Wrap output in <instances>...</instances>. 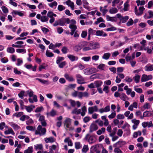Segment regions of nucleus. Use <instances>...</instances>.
<instances>
[{
	"label": "nucleus",
	"instance_id": "obj_6",
	"mask_svg": "<svg viewBox=\"0 0 153 153\" xmlns=\"http://www.w3.org/2000/svg\"><path fill=\"white\" fill-rule=\"evenodd\" d=\"M98 129L97 125L95 123H92L91 124L89 127V132L92 133L96 131Z\"/></svg>",
	"mask_w": 153,
	"mask_h": 153
},
{
	"label": "nucleus",
	"instance_id": "obj_21",
	"mask_svg": "<svg viewBox=\"0 0 153 153\" xmlns=\"http://www.w3.org/2000/svg\"><path fill=\"white\" fill-rule=\"evenodd\" d=\"M9 124L14 130H17L20 128V127L17 124H15L13 122L10 123Z\"/></svg>",
	"mask_w": 153,
	"mask_h": 153
},
{
	"label": "nucleus",
	"instance_id": "obj_59",
	"mask_svg": "<svg viewBox=\"0 0 153 153\" xmlns=\"http://www.w3.org/2000/svg\"><path fill=\"white\" fill-rule=\"evenodd\" d=\"M13 71L14 73L16 74L20 75L22 73L20 71L18 70L16 68H14Z\"/></svg>",
	"mask_w": 153,
	"mask_h": 153
},
{
	"label": "nucleus",
	"instance_id": "obj_3",
	"mask_svg": "<svg viewBox=\"0 0 153 153\" xmlns=\"http://www.w3.org/2000/svg\"><path fill=\"white\" fill-rule=\"evenodd\" d=\"M102 148V145L99 144L93 146L91 147V149H92L96 153H100L101 149Z\"/></svg>",
	"mask_w": 153,
	"mask_h": 153
},
{
	"label": "nucleus",
	"instance_id": "obj_46",
	"mask_svg": "<svg viewBox=\"0 0 153 153\" xmlns=\"http://www.w3.org/2000/svg\"><path fill=\"white\" fill-rule=\"evenodd\" d=\"M75 148L77 149H79L82 146L80 143L79 142H76L75 143Z\"/></svg>",
	"mask_w": 153,
	"mask_h": 153
},
{
	"label": "nucleus",
	"instance_id": "obj_60",
	"mask_svg": "<svg viewBox=\"0 0 153 153\" xmlns=\"http://www.w3.org/2000/svg\"><path fill=\"white\" fill-rule=\"evenodd\" d=\"M59 23L60 25L61 26H63L65 25V21H64V19H61L58 20Z\"/></svg>",
	"mask_w": 153,
	"mask_h": 153
},
{
	"label": "nucleus",
	"instance_id": "obj_26",
	"mask_svg": "<svg viewBox=\"0 0 153 153\" xmlns=\"http://www.w3.org/2000/svg\"><path fill=\"white\" fill-rule=\"evenodd\" d=\"M82 112H80V114L82 116H84L85 114V113L87 111L86 107L85 106L82 107L81 108Z\"/></svg>",
	"mask_w": 153,
	"mask_h": 153
},
{
	"label": "nucleus",
	"instance_id": "obj_63",
	"mask_svg": "<svg viewBox=\"0 0 153 153\" xmlns=\"http://www.w3.org/2000/svg\"><path fill=\"white\" fill-rule=\"evenodd\" d=\"M64 59V58L62 57H59L57 58L56 60V63L57 64H59L60 62L63 61Z\"/></svg>",
	"mask_w": 153,
	"mask_h": 153
},
{
	"label": "nucleus",
	"instance_id": "obj_31",
	"mask_svg": "<svg viewBox=\"0 0 153 153\" xmlns=\"http://www.w3.org/2000/svg\"><path fill=\"white\" fill-rule=\"evenodd\" d=\"M149 80V79L147 77V75L145 74H143L141 77V81L145 82Z\"/></svg>",
	"mask_w": 153,
	"mask_h": 153
},
{
	"label": "nucleus",
	"instance_id": "obj_5",
	"mask_svg": "<svg viewBox=\"0 0 153 153\" xmlns=\"http://www.w3.org/2000/svg\"><path fill=\"white\" fill-rule=\"evenodd\" d=\"M69 101L71 105L73 107H74L76 105L77 107H80L81 105V104L79 101L76 102L74 100H70Z\"/></svg>",
	"mask_w": 153,
	"mask_h": 153
},
{
	"label": "nucleus",
	"instance_id": "obj_14",
	"mask_svg": "<svg viewBox=\"0 0 153 153\" xmlns=\"http://www.w3.org/2000/svg\"><path fill=\"white\" fill-rule=\"evenodd\" d=\"M65 3L67 5L71 7L72 10L74 9V3L71 1V0H68Z\"/></svg>",
	"mask_w": 153,
	"mask_h": 153
},
{
	"label": "nucleus",
	"instance_id": "obj_56",
	"mask_svg": "<svg viewBox=\"0 0 153 153\" xmlns=\"http://www.w3.org/2000/svg\"><path fill=\"white\" fill-rule=\"evenodd\" d=\"M65 7L62 5H59L58 7V10L60 11H62L65 9Z\"/></svg>",
	"mask_w": 153,
	"mask_h": 153
},
{
	"label": "nucleus",
	"instance_id": "obj_41",
	"mask_svg": "<svg viewBox=\"0 0 153 153\" xmlns=\"http://www.w3.org/2000/svg\"><path fill=\"white\" fill-rule=\"evenodd\" d=\"M102 83V82L101 81H96L94 83L95 86L97 87H99L101 86Z\"/></svg>",
	"mask_w": 153,
	"mask_h": 153
},
{
	"label": "nucleus",
	"instance_id": "obj_25",
	"mask_svg": "<svg viewBox=\"0 0 153 153\" xmlns=\"http://www.w3.org/2000/svg\"><path fill=\"white\" fill-rule=\"evenodd\" d=\"M45 140L46 143H47L49 142L53 143L55 141V140L54 138L52 137H50L48 138L46 137L45 138Z\"/></svg>",
	"mask_w": 153,
	"mask_h": 153
},
{
	"label": "nucleus",
	"instance_id": "obj_49",
	"mask_svg": "<svg viewBox=\"0 0 153 153\" xmlns=\"http://www.w3.org/2000/svg\"><path fill=\"white\" fill-rule=\"evenodd\" d=\"M88 150V146L86 145H84L82 149V151L83 152L86 153Z\"/></svg>",
	"mask_w": 153,
	"mask_h": 153
},
{
	"label": "nucleus",
	"instance_id": "obj_29",
	"mask_svg": "<svg viewBox=\"0 0 153 153\" xmlns=\"http://www.w3.org/2000/svg\"><path fill=\"white\" fill-rule=\"evenodd\" d=\"M80 112H81V109H78L77 108H76L73 110V111L71 112V113L72 114H80Z\"/></svg>",
	"mask_w": 153,
	"mask_h": 153
},
{
	"label": "nucleus",
	"instance_id": "obj_2",
	"mask_svg": "<svg viewBox=\"0 0 153 153\" xmlns=\"http://www.w3.org/2000/svg\"><path fill=\"white\" fill-rule=\"evenodd\" d=\"M46 129L45 128H42L41 125H39L37 127V130H36L35 134H39L40 136L45 135L46 132Z\"/></svg>",
	"mask_w": 153,
	"mask_h": 153
},
{
	"label": "nucleus",
	"instance_id": "obj_33",
	"mask_svg": "<svg viewBox=\"0 0 153 153\" xmlns=\"http://www.w3.org/2000/svg\"><path fill=\"white\" fill-rule=\"evenodd\" d=\"M33 152V148L32 146L29 147L27 149L24 151V153H32Z\"/></svg>",
	"mask_w": 153,
	"mask_h": 153
},
{
	"label": "nucleus",
	"instance_id": "obj_13",
	"mask_svg": "<svg viewBox=\"0 0 153 153\" xmlns=\"http://www.w3.org/2000/svg\"><path fill=\"white\" fill-rule=\"evenodd\" d=\"M110 110V107L109 105H107L104 108H102L99 110V111L101 113L104 112L109 111Z\"/></svg>",
	"mask_w": 153,
	"mask_h": 153
},
{
	"label": "nucleus",
	"instance_id": "obj_44",
	"mask_svg": "<svg viewBox=\"0 0 153 153\" xmlns=\"http://www.w3.org/2000/svg\"><path fill=\"white\" fill-rule=\"evenodd\" d=\"M100 10L102 12L103 16H105L106 13L108 12V10L106 9H102V7H100Z\"/></svg>",
	"mask_w": 153,
	"mask_h": 153
},
{
	"label": "nucleus",
	"instance_id": "obj_32",
	"mask_svg": "<svg viewBox=\"0 0 153 153\" xmlns=\"http://www.w3.org/2000/svg\"><path fill=\"white\" fill-rule=\"evenodd\" d=\"M29 102L30 103H33L34 102H36L37 101V97L36 95H34L33 96V99L31 98H30L28 99Z\"/></svg>",
	"mask_w": 153,
	"mask_h": 153
},
{
	"label": "nucleus",
	"instance_id": "obj_16",
	"mask_svg": "<svg viewBox=\"0 0 153 153\" xmlns=\"http://www.w3.org/2000/svg\"><path fill=\"white\" fill-rule=\"evenodd\" d=\"M68 58L71 61L73 62L77 61L78 59V57L77 56H75L72 55H69L67 56Z\"/></svg>",
	"mask_w": 153,
	"mask_h": 153
},
{
	"label": "nucleus",
	"instance_id": "obj_15",
	"mask_svg": "<svg viewBox=\"0 0 153 153\" xmlns=\"http://www.w3.org/2000/svg\"><path fill=\"white\" fill-rule=\"evenodd\" d=\"M95 69H96L95 68H88L85 69L83 71L85 74L88 75L92 73V71Z\"/></svg>",
	"mask_w": 153,
	"mask_h": 153
},
{
	"label": "nucleus",
	"instance_id": "obj_52",
	"mask_svg": "<svg viewBox=\"0 0 153 153\" xmlns=\"http://www.w3.org/2000/svg\"><path fill=\"white\" fill-rule=\"evenodd\" d=\"M95 31H96L95 30H93L91 28H90L88 30V34L91 35H93L94 34Z\"/></svg>",
	"mask_w": 153,
	"mask_h": 153
},
{
	"label": "nucleus",
	"instance_id": "obj_19",
	"mask_svg": "<svg viewBox=\"0 0 153 153\" xmlns=\"http://www.w3.org/2000/svg\"><path fill=\"white\" fill-rule=\"evenodd\" d=\"M151 107V106L149 103H146L142 107H141V110L142 111H143L146 109L149 108Z\"/></svg>",
	"mask_w": 153,
	"mask_h": 153
},
{
	"label": "nucleus",
	"instance_id": "obj_40",
	"mask_svg": "<svg viewBox=\"0 0 153 153\" xmlns=\"http://www.w3.org/2000/svg\"><path fill=\"white\" fill-rule=\"evenodd\" d=\"M34 147L36 150H41L43 148L42 145L41 144L36 145Z\"/></svg>",
	"mask_w": 153,
	"mask_h": 153
},
{
	"label": "nucleus",
	"instance_id": "obj_23",
	"mask_svg": "<svg viewBox=\"0 0 153 153\" xmlns=\"http://www.w3.org/2000/svg\"><path fill=\"white\" fill-rule=\"evenodd\" d=\"M4 133L6 134H11L13 135H14L15 134L14 132L11 128H9L7 130H6L4 131Z\"/></svg>",
	"mask_w": 153,
	"mask_h": 153
},
{
	"label": "nucleus",
	"instance_id": "obj_36",
	"mask_svg": "<svg viewBox=\"0 0 153 153\" xmlns=\"http://www.w3.org/2000/svg\"><path fill=\"white\" fill-rule=\"evenodd\" d=\"M46 55L48 57H52L54 56V54L52 52H50L48 50H47L46 52Z\"/></svg>",
	"mask_w": 153,
	"mask_h": 153
},
{
	"label": "nucleus",
	"instance_id": "obj_7",
	"mask_svg": "<svg viewBox=\"0 0 153 153\" xmlns=\"http://www.w3.org/2000/svg\"><path fill=\"white\" fill-rule=\"evenodd\" d=\"M64 124L65 126H66V128H69L70 126L71 125V119L68 117L65 118Z\"/></svg>",
	"mask_w": 153,
	"mask_h": 153
},
{
	"label": "nucleus",
	"instance_id": "obj_28",
	"mask_svg": "<svg viewBox=\"0 0 153 153\" xmlns=\"http://www.w3.org/2000/svg\"><path fill=\"white\" fill-rule=\"evenodd\" d=\"M140 75L136 74L135 76L133 77V79L134 80L135 82L136 83H138L140 81Z\"/></svg>",
	"mask_w": 153,
	"mask_h": 153
},
{
	"label": "nucleus",
	"instance_id": "obj_37",
	"mask_svg": "<svg viewBox=\"0 0 153 153\" xmlns=\"http://www.w3.org/2000/svg\"><path fill=\"white\" fill-rule=\"evenodd\" d=\"M117 127H115L113 129L112 132L110 134L109 136H113L114 135H115L117 132Z\"/></svg>",
	"mask_w": 153,
	"mask_h": 153
},
{
	"label": "nucleus",
	"instance_id": "obj_57",
	"mask_svg": "<svg viewBox=\"0 0 153 153\" xmlns=\"http://www.w3.org/2000/svg\"><path fill=\"white\" fill-rule=\"evenodd\" d=\"M117 118L118 119H123L125 118V117L123 114H119L117 116Z\"/></svg>",
	"mask_w": 153,
	"mask_h": 153
},
{
	"label": "nucleus",
	"instance_id": "obj_64",
	"mask_svg": "<svg viewBox=\"0 0 153 153\" xmlns=\"http://www.w3.org/2000/svg\"><path fill=\"white\" fill-rule=\"evenodd\" d=\"M143 114L145 117H150L152 115V114L151 113H149V111H147L144 112Z\"/></svg>",
	"mask_w": 153,
	"mask_h": 153
},
{
	"label": "nucleus",
	"instance_id": "obj_62",
	"mask_svg": "<svg viewBox=\"0 0 153 153\" xmlns=\"http://www.w3.org/2000/svg\"><path fill=\"white\" fill-rule=\"evenodd\" d=\"M105 67V65L103 64H100L97 67V68L102 70H104Z\"/></svg>",
	"mask_w": 153,
	"mask_h": 153
},
{
	"label": "nucleus",
	"instance_id": "obj_30",
	"mask_svg": "<svg viewBox=\"0 0 153 153\" xmlns=\"http://www.w3.org/2000/svg\"><path fill=\"white\" fill-rule=\"evenodd\" d=\"M118 11L117 9L115 7H111L109 10V12L111 14H115Z\"/></svg>",
	"mask_w": 153,
	"mask_h": 153
},
{
	"label": "nucleus",
	"instance_id": "obj_12",
	"mask_svg": "<svg viewBox=\"0 0 153 153\" xmlns=\"http://www.w3.org/2000/svg\"><path fill=\"white\" fill-rule=\"evenodd\" d=\"M25 107L27 111L30 113L35 108V106L31 105L30 106H25Z\"/></svg>",
	"mask_w": 153,
	"mask_h": 153
},
{
	"label": "nucleus",
	"instance_id": "obj_42",
	"mask_svg": "<svg viewBox=\"0 0 153 153\" xmlns=\"http://www.w3.org/2000/svg\"><path fill=\"white\" fill-rule=\"evenodd\" d=\"M129 19V17L127 16H126L124 17H123L120 19V21L122 23H124L126 22L127 20Z\"/></svg>",
	"mask_w": 153,
	"mask_h": 153
},
{
	"label": "nucleus",
	"instance_id": "obj_22",
	"mask_svg": "<svg viewBox=\"0 0 153 153\" xmlns=\"http://www.w3.org/2000/svg\"><path fill=\"white\" fill-rule=\"evenodd\" d=\"M64 77L68 80L70 82L73 81L74 80V79L72 76H70L69 74H65Z\"/></svg>",
	"mask_w": 153,
	"mask_h": 153
},
{
	"label": "nucleus",
	"instance_id": "obj_1",
	"mask_svg": "<svg viewBox=\"0 0 153 153\" xmlns=\"http://www.w3.org/2000/svg\"><path fill=\"white\" fill-rule=\"evenodd\" d=\"M82 45L83 46L82 48V51H83L92 50L91 43L84 41L82 42Z\"/></svg>",
	"mask_w": 153,
	"mask_h": 153
},
{
	"label": "nucleus",
	"instance_id": "obj_17",
	"mask_svg": "<svg viewBox=\"0 0 153 153\" xmlns=\"http://www.w3.org/2000/svg\"><path fill=\"white\" fill-rule=\"evenodd\" d=\"M83 46L82 45V42L80 43L78 45H76L74 48V49L77 52L79 50H81Z\"/></svg>",
	"mask_w": 153,
	"mask_h": 153
},
{
	"label": "nucleus",
	"instance_id": "obj_51",
	"mask_svg": "<svg viewBox=\"0 0 153 153\" xmlns=\"http://www.w3.org/2000/svg\"><path fill=\"white\" fill-rule=\"evenodd\" d=\"M68 50V49L65 46L63 47L61 49L62 52L64 54L66 53H67Z\"/></svg>",
	"mask_w": 153,
	"mask_h": 153
},
{
	"label": "nucleus",
	"instance_id": "obj_54",
	"mask_svg": "<svg viewBox=\"0 0 153 153\" xmlns=\"http://www.w3.org/2000/svg\"><path fill=\"white\" fill-rule=\"evenodd\" d=\"M128 3V1H127L124 4L123 9L125 11H126L128 10V8L129 6Z\"/></svg>",
	"mask_w": 153,
	"mask_h": 153
},
{
	"label": "nucleus",
	"instance_id": "obj_27",
	"mask_svg": "<svg viewBox=\"0 0 153 153\" xmlns=\"http://www.w3.org/2000/svg\"><path fill=\"white\" fill-rule=\"evenodd\" d=\"M111 54L109 53H107L104 54L102 58L103 59L105 60L108 59L110 56Z\"/></svg>",
	"mask_w": 153,
	"mask_h": 153
},
{
	"label": "nucleus",
	"instance_id": "obj_48",
	"mask_svg": "<svg viewBox=\"0 0 153 153\" xmlns=\"http://www.w3.org/2000/svg\"><path fill=\"white\" fill-rule=\"evenodd\" d=\"M7 51L9 53H12L15 52V49L12 47H9L7 48Z\"/></svg>",
	"mask_w": 153,
	"mask_h": 153
},
{
	"label": "nucleus",
	"instance_id": "obj_50",
	"mask_svg": "<svg viewBox=\"0 0 153 153\" xmlns=\"http://www.w3.org/2000/svg\"><path fill=\"white\" fill-rule=\"evenodd\" d=\"M1 9L3 12L4 13H7L8 12V10L5 6H3L1 7Z\"/></svg>",
	"mask_w": 153,
	"mask_h": 153
},
{
	"label": "nucleus",
	"instance_id": "obj_43",
	"mask_svg": "<svg viewBox=\"0 0 153 153\" xmlns=\"http://www.w3.org/2000/svg\"><path fill=\"white\" fill-rule=\"evenodd\" d=\"M141 134V132L140 131H138L137 132H135L134 133L133 137L134 138H136L137 137L138 135L140 136Z\"/></svg>",
	"mask_w": 153,
	"mask_h": 153
},
{
	"label": "nucleus",
	"instance_id": "obj_10",
	"mask_svg": "<svg viewBox=\"0 0 153 153\" xmlns=\"http://www.w3.org/2000/svg\"><path fill=\"white\" fill-rule=\"evenodd\" d=\"M142 126L145 128L146 127L148 128L153 127V124L151 121L149 122H143L142 124Z\"/></svg>",
	"mask_w": 153,
	"mask_h": 153
},
{
	"label": "nucleus",
	"instance_id": "obj_8",
	"mask_svg": "<svg viewBox=\"0 0 153 153\" xmlns=\"http://www.w3.org/2000/svg\"><path fill=\"white\" fill-rule=\"evenodd\" d=\"M77 81V82L79 84L85 83V82H82L84 81V78L79 74H77L76 75Z\"/></svg>",
	"mask_w": 153,
	"mask_h": 153
},
{
	"label": "nucleus",
	"instance_id": "obj_55",
	"mask_svg": "<svg viewBox=\"0 0 153 153\" xmlns=\"http://www.w3.org/2000/svg\"><path fill=\"white\" fill-rule=\"evenodd\" d=\"M66 64L65 61H63L61 63H59V67L60 68H62L64 66H65Z\"/></svg>",
	"mask_w": 153,
	"mask_h": 153
},
{
	"label": "nucleus",
	"instance_id": "obj_38",
	"mask_svg": "<svg viewBox=\"0 0 153 153\" xmlns=\"http://www.w3.org/2000/svg\"><path fill=\"white\" fill-rule=\"evenodd\" d=\"M119 97L121 100H122L124 101H125L126 100V96L124 93H121L120 94Z\"/></svg>",
	"mask_w": 153,
	"mask_h": 153
},
{
	"label": "nucleus",
	"instance_id": "obj_24",
	"mask_svg": "<svg viewBox=\"0 0 153 153\" xmlns=\"http://www.w3.org/2000/svg\"><path fill=\"white\" fill-rule=\"evenodd\" d=\"M145 8L143 7H140L139 9V12H137L136 13V15L137 16H140L143 13V11L145 10Z\"/></svg>",
	"mask_w": 153,
	"mask_h": 153
},
{
	"label": "nucleus",
	"instance_id": "obj_45",
	"mask_svg": "<svg viewBox=\"0 0 153 153\" xmlns=\"http://www.w3.org/2000/svg\"><path fill=\"white\" fill-rule=\"evenodd\" d=\"M47 114L48 115H50L51 116L53 117L56 114V111L53 109H52L49 113H47Z\"/></svg>",
	"mask_w": 153,
	"mask_h": 153
},
{
	"label": "nucleus",
	"instance_id": "obj_39",
	"mask_svg": "<svg viewBox=\"0 0 153 153\" xmlns=\"http://www.w3.org/2000/svg\"><path fill=\"white\" fill-rule=\"evenodd\" d=\"M69 27L71 29V30L75 31L77 29V27L76 25L74 24H70Z\"/></svg>",
	"mask_w": 153,
	"mask_h": 153
},
{
	"label": "nucleus",
	"instance_id": "obj_34",
	"mask_svg": "<svg viewBox=\"0 0 153 153\" xmlns=\"http://www.w3.org/2000/svg\"><path fill=\"white\" fill-rule=\"evenodd\" d=\"M153 70V65L150 66H146L145 67V70L146 71H151Z\"/></svg>",
	"mask_w": 153,
	"mask_h": 153
},
{
	"label": "nucleus",
	"instance_id": "obj_35",
	"mask_svg": "<svg viewBox=\"0 0 153 153\" xmlns=\"http://www.w3.org/2000/svg\"><path fill=\"white\" fill-rule=\"evenodd\" d=\"M48 19V17L46 16H42L41 21L42 22H47Z\"/></svg>",
	"mask_w": 153,
	"mask_h": 153
},
{
	"label": "nucleus",
	"instance_id": "obj_11",
	"mask_svg": "<svg viewBox=\"0 0 153 153\" xmlns=\"http://www.w3.org/2000/svg\"><path fill=\"white\" fill-rule=\"evenodd\" d=\"M95 35L98 36H102L105 37L107 36V35L106 33H104L103 30H98L96 31Z\"/></svg>",
	"mask_w": 153,
	"mask_h": 153
},
{
	"label": "nucleus",
	"instance_id": "obj_20",
	"mask_svg": "<svg viewBox=\"0 0 153 153\" xmlns=\"http://www.w3.org/2000/svg\"><path fill=\"white\" fill-rule=\"evenodd\" d=\"M91 44L92 50L98 48L100 47L99 44L97 42H92Z\"/></svg>",
	"mask_w": 153,
	"mask_h": 153
},
{
	"label": "nucleus",
	"instance_id": "obj_18",
	"mask_svg": "<svg viewBox=\"0 0 153 153\" xmlns=\"http://www.w3.org/2000/svg\"><path fill=\"white\" fill-rule=\"evenodd\" d=\"M13 16L18 15L20 16H24V14L21 12L17 10H13L12 12Z\"/></svg>",
	"mask_w": 153,
	"mask_h": 153
},
{
	"label": "nucleus",
	"instance_id": "obj_61",
	"mask_svg": "<svg viewBox=\"0 0 153 153\" xmlns=\"http://www.w3.org/2000/svg\"><path fill=\"white\" fill-rule=\"evenodd\" d=\"M133 21L132 19H129L128 22L126 23V25L127 26H129L133 25Z\"/></svg>",
	"mask_w": 153,
	"mask_h": 153
},
{
	"label": "nucleus",
	"instance_id": "obj_4",
	"mask_svg": "<svg viewBox=\"0 0 153 153\" xmlns=\"http://www.w3.org/2000/svg\"><path fill=\"white\" fill-rule=\"evenodd\" d=\"M85 139L86 140H88L89 143L91 144L95 143L96 141V139L93 136L89 137V135L88 134L86 135Z\"/></svg>",
	"mask_w": 153,
	"mask_h": 153
},
{
	"label": "nucleus",
	"instance_id": "obj_47",
	"mask_svg": "<svg viewBox=\"0 0 153 153\" xmlns=\"http://www.w3.org/2000/svg\"><path fill=\"white\" fill-rule=\"evenodd\" d=\"M149 16L145 17L146 19H148L153 17V12L152 11H149L148 12Z\"/></svg>",
	"mask_w": 153,
	"mask_h": 153
},
{
	"label": "nucleus",
	"instance_id": "obj_53",
	"mask_svg": "<svg viewBox=\"0 0 153 153\" xmlns=\"http://www.w3.org/2000/svg\"><path fill=\"white\" fill-rule=\"evenodd\" d=\"M48 5L51 7H53L54 6H56L57 5V2L56 1H54L51 3L48 4Z\"/></svg>",
	"mask_w": 153,
	"mask_h": 153
},
{
	"label": "nucleus",
	"instance_id": "obj_58",
	"mask_svg": "<svg viewBox=\"0 0 153 153\" xmlns=\"http://www.w3.org/2000/svg\"><path fill=\"white\" fill-rule=\"evenodd\" d=\"M116 115V113L115 111L112 112L110 115L108 116V118L110 119H112L115 117Z\"/></svg>",
	"mask_w": 153,
	"mask_h": 153
},
{
	"label": "nucleus",
	"instance_id": "obj_9",
	"mask_svg": "<svg viewBox=\"0 0 153 153\" xmlns=\"http://www.w3.org/2000/svg\"><path fill=\"white\" fill-rule=\"evenodd\" d=\"M98 109L97 106L95 105L93 107H90L88 108V113L91 114L94 112H97L98 111Z\"/></svg>",
	"mask_w": 153,
	"mask_h": 153
}]
</instances>
